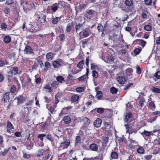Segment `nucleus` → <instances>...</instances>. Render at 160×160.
Returning <instances> with one entry per match:
<instances>
[{
    "mask_svg": "<svg viewBox=\"0 0 160 160\" xmlns=\"http://www.w3.org/2000/svg\"><path fill=\"white\" fill-rule=\"evenodd\" d=\"M132 113L129 112L125 115L124 119L125 122L128 123L127 124H124V126L126 127V128L127 129V132H128L129 134L132 133L133 132L136 133L137 132L136 130H135L134 129H133V130H130L132 128V126H131L130 124L129 123L131 121L130 119L132 118Z\"/></svg>",
    "mask_w": 160,
    "mask_h": 160,
    "instance_id": "f257e3e1",
    "label": "nucleus"
},
{
    "mask_svg": "<svg viewBox=\"0 0 160 160\" xmlns=\"http://www.w3.org/2000/svg\"><path fill=\"white\" fill-rule=\"evenodd\" d=\"M18 68L16 67H11L10 71L8 72V80H11V78L13 77V75H16L18 73Z\"/></svg>",
    "mask_w": 160,
    "mask_h": 160,
    "instance_id": "f03ea898",
    "label": "nucleus"
},
{
    "mask_svg": "<svg viewBox=\"0 0 160 160\" xmlns=\"http://www.w3.org/2000/svg\"><path fill=\"white\" fill-rule=\"evenodd\" d=\"M7 132L9 133H12L14 131L13 125L9 121L7 122Z\"/></svg>",
    "mask_w": 160,
    "mask_h": 160,
    "instance_id": "7ed1b4c3",
    "label": "nucleus"
},
{
    "mask_svg": "<svg viewBox=\"0 0 160 160\" xmlns=\"http://www.w3.org/2000/svg\"><path fill=\"white\" fill-rule=\"evenodd\" d=\"M70 144V140L65 139L61 143L60 147L62 148H67Z\"/></svg>",
    "mask_w": 160,
    "mask_h": 160,
    "instance_id": "20e7f679",
    "label": "nucleus"
},
{
    "mask_svg": "<svg viewBox=\"0 0 160 160\" xmlns=\"http://www.w3.org/2000/svg\"><path fill=\"white\" fill-rule=\"evenodd\" d=\"M83 25L82 24L78 23L75 26V30L76 32H80V33L83 29Z\"/></svg>",
    "mask_w": 160,
    "mask_h": 160,
    "instance_id": "39448f33",
    "label": "nucleus"
},
{
    "mask_svg": "<svg viewBox=\"0 0 160 160\" xmlns=\"http://www.w3.org/2000/svg\"><path fill=\"white\" fill-rule=\"evenodd\" d=\"M9 94V92H6L4 95L2 99L4 103L9 102L10 98Z\"/></svg>",
    "mask_w": 160,
    "mask_h": 160,
    "instance_id": "423d86ee",
    "label": "nucleus"
},
{
    "mask_svg": "<svg viewBox=\"0 0 160 160\" xmlns=\"http://www.w3.org/2000/svg\"><path fill=\"white\" fill-rule=\"evenodd\" d=\"M117 80L118 83L120 84H122L125 83L126 79L123 76H118L117 78Z\"/></svg>",
    "mask_w": 160,
    "mask_h": 160,
    "instance_id": "0eeeda50",
    "label": "nucleus"
},
{
    "mask_svg": "<svg viewBox=\"0 0 160 160\" xmlns=\"http://www.w3.org/2000/svg\"><path fill=\"white\" fill-rule=\"evenodd\" d=\"M102 120L101 119L97 118L93 122V125L97 128L100 127L102 123Z\"/></svg>",
    "mask_w": 160,
    "mask_h": 160,
    "instance_id": "6e6552de",
    "label": "nucleus"
},
{
    "mask_svg": "<svg viewBox=\"0 0 160 160\" xmlns=\"http://www.w3.org/2000/svg\"><path fill=\"white\" fill-rule=\"evenodd\" d=\"M71 101L72 102H76L77 103L79 99V96L77 94H73L71 97Z\"/></svg>",
    "mask_w": 160,
    "mask_h": 160,
    "instance_id": "1a4fd4ad",
    "label": "nucleus"
},
{
    "mask_svg": "<svg viewBox=\"0 0 160 160\" xmlns=\"http://www.w3.org/2000/svg\"><path fill=\"white\" fill-rule=\"evenodd\" d=\"M62 60L60 59L58 60V61H55L53 62L52 65L55 68H58L60 66V63L62 62Z\"/></svg>",
    "mask_w": 160,
    "mask_h": 160,
    "instance_id": "9d476101",
    "label": "nucleus"
},
{
    "mask_svg": "<svg viewBox=\"0 0 160 160\" xmlns=\"http://www.w3.org/2000/svg\"><path fill=\"white\" fill-rule=\"evenodd\" d=\"M138 100H139L140 106L141 107H142L144 105V103H145V99L143 97L139 96L138 98Z\"/></svg>",
    "mask_w": 160,
    "mask_h": 160,
    "instance_id": "9b49d317",
    "label": "nucleus"
},
{
    "mask_svg": "<svg viewBox=\"0 0 160 160\" xmlns=\"http://www.w3.org/2000/svg\"><path fill=\"white\" fill-rule=\"evenodd\" d=\"M32 49L29 46H26L24 50V53L26 54H31L32 52Z\"/></svg>",
    "mask_w": 160,
    "mask_h": 160,
    "instance_id": "f8f14e48",
    "label": "nucleus"
},
{
    "mask_svg": "<svg viewBox=\"0 0 160 160\" xmlns=\"http://www.w3.org/2000/svg\"><path fill=\"white\" fill-rule=\"evenodd\" d=\"M124 4L128 7H132L133 4V0H126Z\"/></svg>",
    "mask_w": 160,
    "mask_h": 160,
    "instance_id": "ddd939ff",
    "label": "nucleus"
},
{
    "mask_svg": "<svg viewBox=\"0 0 160 160\" xmlns=\"http://www.w3.org/2000/svg\"><path fill=\"white\" fill-rule=\"evenodd\" d=\"M63 121L66 124H68L71 122V118L68 116H65L63 118Z\"/></svg>",
    "mask_w": 160,
    "mask_h": 160,
    "instance_id": "4468645a",
    "label": "nucleus"
},
{
    "mask_svg": "<svg viewBox=\"0 0 160 160\" xmlns=\"http://www.w3.org/2000/svg\"><path fill=\"white\" fill-rule=\"evenodd\" d=\"M88 72L89 69L88 68H87L86 69V72L85 74L79 78H78L79 80V81H82L85 79L87 77Z\"/></svg>",
    "mask_w": 160,
    "mask_h": 160,
    "instance_id": "2eb2a0df",
    "label": "nucleus"
},
{
    "mask_svg": "<svg viewBox=\"0 0 160 160\" xmlns=\"http://www.w3.org/2000/svg\"><path fill=\"white\" fill-rule=\"evenodd\" d=\"M96 109L97 110V112L99 114H102L104 112V108H96L95 109H93L92 111H91V112H93Z\"/></svg>",
    "mask_w": 160,
    "mask_h": 160,
    "instance_id": "dca6fc26",
    "label": "nucleus"
},
{
    "mask_svg": "<svg viewBox=\"0 0 160 160\" xmlns=\"http://www.w3.org/2000/svg\"><path fill=\"white\" fill-rule=\"evenodd\" d=\"M89 148L91 150L93 151H96L98 149V146L94 143L91 144L89 146Z\"/></svg>",
    "mask_w": 160,
    "mask_h": 160,
    "instance_id": "f3484780",
    "label": "nucleus"
},
{
    "mask_svg": "<svg viewBox=\"0 0 160 160\" xmlns=\"http://www.w3.org/2000/svg\"><path fill=\"white\" fill-rule=\"evenodd\" d=\"M82 122H84V124L86 125H88L90 123V120L88 118L85 117L82 119Z\"/></svg>",
    "mask_w": 160,
    "mask_h": 160,
    "instance_id": "a211bd4d",
    "label": "nucleus"
},
{
    "mask_svg": "<svg viewBox=\"0 0 160 160\" xmlns=\"http://www.w3.org/2000/svg\"><path fill=\"white\" fill-rule=\"evenodd\" d=\"M61 17H57L53 19L52 21V23L53 24H56L61 18Z\"/></svg>",
    "mask_w": 160,
    "mask_h": 160,
    "instance_id": "6ab92c4d",
    "label": "nucleus"
},
{
    "mask_svg": "<svg viewBox=\"0 0 160 160\" xmlns=\"http://www.w3.org/2000/svg\"><path fill=\"white\" fill-rule=\"evenodd\" d=\"M121 9L122 10L128 12H131L132 11L130 10V8L129 7H126L125 6L122 7L121 8Z\"/></svg>",
    "mask_w": 160,
    "mask_h": 160,
    "instance_id": "aec40b11",
    "label": "nucleus"
},
{
    "mask_svg": "<svg viewBox=\"0 0 160 160\" xmlns=\"http://www.w3.org/2000/svg\"><path fill=\"white\" fill-rule=\"evenodd\" d=\"M11 40V38L8 36H5L4 38V41L6 43H8Z\"/></svg>",
    "mask_w": 160,
    "mask_h": 160,
    "instance_id": "412c9836",
    "label": "nucleus"
},
{
    "mask_svg": "<svg viewBox=\"0 0 160 160\" xmlns=\"http://www.w3.org/2000/svg\"><path fill=\"white\" fill-rule=\"evenodd\" d=\"M58 8V5L57 3L54 4L53 6L51 7L52 10L55 12L57 11Z\"/></svg>",
    "mask_w": 160,
    "mask_h": 160,
    "instance_id": "4be33fe9",
    "label": "nucleus"
},
{
    "mask_svg": "<svg viewBox=\"0 0 160 160\" xmlns=\"http://www.w3.org/2000/svg\"><path fill=\"white\" fill-rule=\"evenodd\" d=\"M137 151L138 153L140 154H143L144 153V150L142 147H139L138 148Z\"/></svg>",
    "mask_w": 160,
    "mask_h": 160,
    "instance_id": "5701e85b",
    "label": "nucleus"
},
{
    "mask_svg": "<svg viewBox=\"0 0 160 160\" xmlns=\"http://www.w3.org/2000/svg\"><path fill=\"white\" fill-rule=\"evenodd\" d=\"M97 29L99 32H103L104 31L103 26L101 23H99L97 27Z\"/></svg>",
    "mask_w": 160,
    "mask_h": 160,
    "instance_id": "b1692460",
    "label": "nucleus"
},
{
    "mask_svg": "<svg viewBox=\"0 0 160 160\" xmlns=\"http://www.w3.org/2000/svg\"><path fill=\"white\" fill-rule=\"evenodd\" d=\"M53 54L51 52H48L46 55V58L48 60H51L52 58Z\"/></svg>",
    "mask_w": 160,
    "mask_h": 160,
    "instance_id": "393cba45",
    "label": "nucleus"
},
{
    "mask_svg": "<svg viewBox=\"0 0 160 160\" xmlns=\"http://www.w3.org/2000/svg\"><path fill=\"white\" fill-rule=\"evenodd\" d=\"M145 30L146 31H150L152 30V27L150 25H147L145 26L144 27Z\"/></svg>",
    "mask_w": 160,
    "mask_h": 160,
    "instance_id": "a878e982",
    "label": "nucleus"
},
{
    "mask_svg": "<svg viewBox=\"0 0 160 160\" xmlns=\"http://www.w3.org/2000/svg\"><path fill=\"white\" fill-rule=\"evenodd\" d=\"M43 88L45 89L48 90V92H51L52 90V88L48 84L46 85Z\"/></svg>",
    "mask_w": 160,
    "mask_h": 160,
    "instance_id": "bb28decb",
    "label": "nucleus"
},
{
    "mask_svg": "<svg viewBox=\"0 0 160 160\" xmlns=\"http://www.w3.org/2000/svg\"><path fill=\"white\" fill-rule=\"evenodd\" d=\"M14 100H16L18 101V103H20L23 100V98L20 95L15 98Z\"/></svg>",
    "mask_w": 160,
    "mask_h": 160,
    "instance_id": "cd10ccee",
    "label": "nucleus"
},
{
    "mask_svg": "<svg viewBox=\"0 0 160 160\" xmlns=\"http://www.w3.org/2000/svg\"><path fill=\"white\" fill-rule=\"evenodd\" d=\"M102 96V93L101 91H98L97 93L96 97L98 99H100Z\"/></svg>",
    "mask_w": 160,
    "mask_h": 160,
    "instance_id": "c85d7f7f",
    "label": "nucleus"
},
{
    "mask_svg": "<svg viewBox=\"0 0 160 160\" xmlns=\"http://www.w3.org/2000/svg\"><path fill=\"white\" fill-rule=\"evenodd\" d=\"M133 72V70L132 68H129L127 69L126 70V73L128 76H130V74L132 73Z\"/></svg>",
    "mask_w": 160,
    "mask_h": 160,
    "instance_id": "c756f323",
    "label": "nucleus"
},
{
    "mask_svg": "<svg viewBox=\"0 0 160 160\" xmlns=\"http://www.w3.org/2000/svg\"><path fill=\"white\" fill-rule=\"evenodd\" d=\"M58 82L60 83H62V82H64V79L61 76H59L56 78Z\"/></svg>",
    "mask_w": 160,
    "mask_h": 160,
    "instance_id": "7c9ffc66",
    "label": "nucleus"
},
{
    "mask_svg": "<svg viewBox=\"0 0 160 160\" xmlns=\"http://www.w3.org/2000/svg\"><path fill=\"white\" fill-rule=\"evenodd\" d=\"M152 92L156 93H160V89L157 88L153 87L151 89Z\"/></svg>",
    "mask_w": 160,
    "mask_h": 160,
    "instance_id": "2f4dec72",
    "label": "nucleus"
},
{
    "mask_svg": "<svg viewBox=\"0 0 160 160\" xmlns=\"http://www.w3.org/2000/svg\"><path fill=\"white\" fill-rule=\"evenodd\" d=\"M84 64V61L82 60L81 61L77 64V67L79 68H82Z\"/></svg>",
    "mask_w": 160,
    "mask_h": 160,
    "instance_id": "473e14b6",
    "label": "nucleus"
},
{
    "mask_svg": "<svg viewBox=\"0 0 160 160\" xmlns=\"http://www.w3.org/2000/svg\"><path fill=\"white\" fill-rule=\"evenodd\" d=\"M141 48H136L134 50V53L137 55L141 51Z\"/></svg>",
    "mask_w": 160,
    "mask_h": 160,
    "instance_id": "72a5a7b5",
    "label": "nucleus"
},
{
    "mask_svg": "<svg viewBox=\"0 0 160 160\" xmlns=\"http://www.w3.org/2000/svg\"><path fill=\"white\" fill-rule=\"evenodd\" d=\"M136 73L138 74H140L141 73V69L138 65H137L136 66Z\"/></svg>",
    "mask_w": 160,
    "mask_h": 160,
    "instance_id": "f704fd0d",
    "label": "nucleus"
},
{
    "mask_svg": "<svg viewBox=\"0 0 160 160\" xmlns=\"http://www.w3.org/2000/svg\"><path fill=\"white\" fill-rule=\"evenodd\" d=\"M111 155L112 158L114 159H116L118 157L117 153L115 152H112Z\"/></svg>",
    "mask_w": 160,
    "mask_h": 160,
    "instance_id": "c9c22d12",
    "label": "nucleus"
},
{
    "mask_svg": "<svg viewBox=\"0 0 160 160\" xmlns=\"http://www.w3.org/2000/svg\"><path fill=\"white\" fill-rule=\"evenodd\" d=\"M25 107H26V108L28 110V111H30L31 110V104L30 103L28 102L26 103L25 104Z\"/></svg>",
    "mask_w": 160,
    "mask_h": 160,
    "instance_id": "e433bc0d",
    "label": "nucleus"
},
{
    "mask_svg": "<svg viewBox=\"0 0 160 160\" xmlns=\"http://www.w3.org/2000/svg\"><path fill=\"white\" fill-rule=\"evenodd\" d=\"M117 91V89L114 87H112L110 89V92L112 93H115Z\"/></svg>",
    "mask_w": 160,
    "mask_h": 160,
    "instance_id": "4c0bfd02",
    "label": "nucleus"
},
{
    "mask_svg": "<svg viewBox=\"0 0 160 160\" xmlns=\"http://www.w3.org/2000/svg\"><path fill=\"white\" fill-rule=\"evenodd\" d=\"M51 85L52 87L54 88H56L58 86L57 82L55 81H53L51 83Z\"/></svg>",
    "mask_w": 160,
    "mask_h": 160,
    "instance_id": "58836bf2",
    "label": "nucleus"
},
{
    "mask_svg": "<svg viewBox=\"0 0 160 160\" xmlns=\"http://www.w3.org/2000/svg\"><path fill=\"white\" fill-rule=\"evenodd\" d=\"M76 90L78 92H83L84 89V88L83 87H79L76 88Z\"/></svg>",
    "mask_w": 160,
    "mask_h": 160,
    "instance_id": "ea45409f",
    "label": "nucleus"
},
{
    "mask_svg": "<svg viewBox=\"0 0 160 160\" xmlns=\"http://www.w3.org/2000/svg\"><path fill=\"white\" fill-rule=\"evenodd\" d=\"M92 76L95 78H97L98 76V73L95 70H93L92 71Z\"/></svg>",
    "mask_w": 160,
    "mask_h": 160,
    "instance_id": "a19ab883",
    "label": "nucleus"
},
{
    "mask_svg": "<svg viewBox=\"0 0 160 160\" xmlns=\"http://www.w3.org/2000/svg\"><path fill=\"white\" fill-rule=\"evenodd\" d=\"M144 134L146 136L148 137L150 136L152 132H148L147 131L144 130L143 132Z\"/></svg>",
    "mask_w": 160,
    "mask_h": 160,
    "instance_id": "79ce46f5",
    "label": "nucleus"
},
{
    "mask_svg": "<svg viewBox=\"0 0 160 160\" xmlns=\"http://www.w3.org/2000/svg\"><path fill=\"white\" fill-rule=\"evenodd\" d=\"M133 85V83L131 82L128 83L126 86H125L124 89L126 90L128 89L130 87V86H132Z\"/></svg>",
    "mask_w": 160,
    "mask_h": 160,
    "instance_id": "37998d69",
    "label": "nucleus"
},
{
    "mask_svg": "<svg viewBox=\"0 0 160 160\" xmlns=\"http://www.w3.org/2000/svg\"><path fill=\"white\" fill-rule=\"evenodd\" d=\"M14 3V2L12 0H7L5 4H7L8 5H11Z\"/></svg>",
    "mask_w": 160,
    "mask_h": 160,
    "instance_id": "c03bdc74",
    "label": "nucleus"
},
{
    "mask_svg": "<svg viewBox=\"0 0 160 160\" xmlns=\"http://www.w3.org/2000/svg\"><path fill=\"white\" fill-rule=\"evenodd\" d=\"M150 108H153L154 109L155 108V106L154 103L152 102H150L148 104Z\"/></svg>",
    "mask_w": 160,
    "mask_h": 160,
    "instance_id": "a18cd8bd",
    "label": "nucleus"
},
{
    "mask_svg": "<svg viewBox=\"0 0 160 160\" xmlns=\"http://www.w3.org/2000/svg\"><path fill=\"white\" fill-rule=\"evenodd\" d=\"M108 59L109 62H112L114 61V58L113 56L111 55L108 56Z\"/></svg>",
    "mask_w": 160,
    "mask_h": 160,
    "instance_id": "49530a36",
    "label": "nucleus"
},
{
    "mask_svg": "<svg viewBox=\"0 0 160 160\" xmlns=\"http://www.w3.org/2000/svg\"><path fill=\"white\" fill-rule=\"evenodd\" d=\"M154 76L157 79L160 78V71L157 72L155 73Z\"/></svg>",
    "mask_w": 160,
    "mask_h": 160,
    "instance_id": "de8ad7c7",
    "label": "nucleus"
},
{
    "mask_svg": "<svg viewBox=\"0 0 160 160\" xmlns=\"http://www.w3.org/2000/svg\"><path fill=\"white\" fill-rule=\"evenodd\" d=\"M43 155V152H42V150H40L38 151L37 154V156L38 157H41V156H42Z\"/></svg>",
    "mask_w": 160,
    "mask_h": 160,
    "instance_id": "09e8293b",
    "label": "nucleus"
},
{
    "mask_svg": "<svg viewBox=\"0 0 160 160\" xmlns=\"http://www.w3.org/2000/svg\"><path fill=\"white\" fill-rule=\"evenodd\" d=\"M154 142L155 144H157L160 146V138H158L154 140Z\"/></svg>",
    "mask_w": 160,
    "mask_h": 160,
    "instance_id": "8fccbe9b",
    "label": "nucleus"
},
{
    "mask_svg": "<svg viewBox=\"0 0 160 160\" xmlns=\"http://www.w3.org/2000/svg\"><path fill=\"white\" fill-rule=\"evenodd\" d=\"M144 2L145 4L147 5H150L152 3L151 0H144Z\"/></svg>",
    "mask_w": 160,
    "mask_h": 160,
    "instance_id": "3c124183",
    "label": "nucleus"
},
{
    "mask_svg": "<svg viewBox=\"0 0 160 160\" xmlns=\"http://www.w3.org/2000/svg\"><path fill=\"white\" fill-rule=\"evenodd\" d=\"M16 90V87L14 86H12L10 89V92H11L13 93L15 92Z\"/></svg>",
    "mask_w": 160,
    "mask_h": 160,
    "instance_id": "603ef678",
    "label": "nucleus"
},
{
    "mask_svg": "<svg viewBox=\"0 0 160 160\" xmlns=\"http://www.w3.org/2000/svg\"><path fill=\"white\" fill-rule=\"evenodd\" d=\"M140 45L143 47H144L146 43V42L145 41L142 40H140Z\"/></svg>",
    "mask_w": 160,
    "mask_h": 160,
    "instance_id": "864d4df0",
    "label": "nucleus"
},
{
    "mask_svg": "<svg viewBox=\"0 0 160 160\" xmlns=\"http://www.w3.org/2000/svg\"><path fill=\"white\" fill-rule=\"evenodd\" d=\"M1 27L2 29H5L7 28V25L5 23H2L1 25Z\"/></svg>",
    "mask_w": 160,
    "mask_h": 160,
    "instance_id": "5fc2aeb1",
    "label": "nucleus"
},
{
    "mask_svg": "<svg viewBox=\"0 0 160 160\" xmlns=\"http://www.w3.org/2000/svg\"><path fill=\"white\" fill-rule=\"evenodd\" d=\"M87 12L89 15H92L95 12L93 10L89 9L87 10Z\"/></svg>",
    "mask_w": 160,
    "mask_h": 160,
    "instance_id": "6e6d98bb",
    "label": "nucleus"
},
{
    "mask_svg": "<svg viewBox=\"0 0 160 160\" xmlns=\"http://www.w3.org/2000/svg\"><path fill=\"white\" fill-rule=\"evenodd\" d=\"M47 138L48 139L52 142L53 141L54 139L50 135L48 134L47 135Z\"/></svg>",
    "mask_w": 160,
    "mask_h": 160,
    "instance_id": "4d7b16f0",
    "label": "nucleus"
},
{
    "mask_svg": "<svg viewBox=\"0 0 160 160\" xmlns=\"http://www.w3.org/2000/svg\"><path fill=\"white\" fill-rule=\"evenodd\" d=\"M9 150V149H6L3 152H2V155L3 156H4L6 155L8 152Z\"/></svg>",
    "mask_w": 160,
    "mask_h": 160,
    "instance_id": "13d9d810",
    "label": "nucleus"
},
{
    "mask_svg": "<svg viewBox=\"0 0 160 160\" xmlns=\"http://www.w3.org/2000/svg\"><path fill=\"white\" fill-rule=\"evenodd\" d=\"M81 140V138L80 136H78L76 137V142L77 143H78L80 142Z\"/></svg>",
    "mask_w": 160,
    "mask_h": 160,
    "instance_id": "bf43d9fd",
    "label": "nucleus"
},
{
    "mask_svg": "<svg viewBox=\"0 0 160 160\" xmlns=\"http://www.w3.org/2000/svg\"><path fill=\"white\" fill-rule=\"evenodd\" d=\"M91 69L92 70H94L96 69L98 67L94 63H92L91 65Z\"/></svg>",
    "mask_w": 160,
    "mask_h": 160,
    "instance_id": "052dcab7",
    "label": "nucleus"
},
{
    "mask_svg": "<svg viewBox=\"0 0 160 160\" xmlns=\"http://www.w3.org/2000/svg\"><path fill=\"white\" fill-rule=\"evenodd\" d=\"M39 18L40 19L39 21L41 23H44L46 21L45 16H43V18L39 17Z\"/></svg>",
    "mask_w": 160,
    "mask_h": 160,
    "instance_id": "680f3d73",
    "label": "nucleus"
},
{
    "mask_svg": "<svg viewBox=\"0 0 160 160\" xmlns=\"http://www.w3.org/2000/svg\"><path fill=\"white\" fill-rule=\"evenodd\" d=\"M86 7V5L85 4L80 5L79 6V9L80 10V11L82 9H84Z\"/></svg>",
    "mask_w": 160,
    "mask_h": 160,
    "instance_id": "e2e57ef3",
    "label": "nucleus"
},
{
    "mask_svg": "<svg viewBox=\"0 0 160 160\" xmlns=\"http://www.w3.org/2000/svg\"><path fill=\"white\" fill-rule=\"evenodd\" d=\"M88 35H89V33L88 31H85L83 32V36L84 37H87L88 36Z\"/></svg>",
    "mask_w": 160,
    "mask_h": 160,
    "instance_id": "0e129e2a",
    "label": "nucleus"
},
{
    "mask_svg": "<svg viewBox=\"0 0 160 160\" xmlns=\"http://www.w3.org/2000/svg\"><path fill=\"white\" fill-rule=\"evenodd\" d=\"M50 63L48 62H46L45 64V69L47 70L50 66Z\"/></svg>",
    "mask_w": 160,
    "mask_h": 160,
    "instance_id": "69168bd1",
    "label": "nucleus"
},
{
    "mask_svg": "<svg viewBox=\"0 0 160 160\" xmlns=\"http://www.w3.org/2000/svg\"><path fill=\"white\" fill-rule=\"evenodd\" d=\"M46 136L45 134H39L38 136V137L40 138L41 140H42L43 139V137H45Z\"/></svg>",
    "mask_w": 160,
    "mask_h": 160,
    "instance_id": "338daca9",
    "label": "nucleus"
},
{
    "mask_svg": "<svg viewBox=\"0 0 160 160\" xmlns=\"http://www.w3.org/2000/svg\"><path fill=\"white\" fill-rule=\"evenodd\" d=\"M9 12V9L8 7H6L4 9V12L6 14H8Z\"/></svg>",
    "mask_w": 160,
    "mask_h": 160,
    "instance_id": "774afa93",
    "label": "nucleus"
}]
</instances>
